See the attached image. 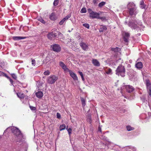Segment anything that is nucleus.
<instances>
[{
    "label": "nucleus",
    "mask_w": 151,
    "mask_h": 151,
    "mask_svg": "<svg viewBox=\"0 0 151 151\" xmlns=\"http://www.w3.org/2000/svg\"><path fill=\"white\" fill-rule=\"evenodd\" d=\"M9 129H11L12 133L16 136L17 138V142L19 141L22 140V135L20 131L18 128L14 127H9L5 130L4 133H6L8 130Z\"/></svg>",
    "instance_id": "nucleus-1"
},
{
    "label": "nucleus",
    "mask_w": 151,
    "mask_h": 151,
    "mask_svg": "<svg viewBox=\"0 0 151 151\" xmlns=\"http://www.w3.org/2000/svg\"><path fill=\"white\" fill-rule=\"evenodd\" d=\"M129 14L131 16L136 15L138 12L137 10L135 4L132 2H129L127 5Z\"/></svg>",
    "instance_id": "nucleus-2"
},
{
    "label": "nucleus",
    "mask_w": 151,
    "mask_h": 151,
    "mask_svg": "<svg viewBox=\"0 0 151 151\" xmlns=\"http://www.w3.org/2000/svg\"><path fill=\"white\" fill-rule=\"evenodd\" d=\"M116 74L118 76H121L123 77L125 76V69L122 65L119 66L116 70Z\"/></svg>",
    "instance_id": "nucleus-3"
},
{
    "label": "nucleus",
    "mask_w": 151,
    "mask_h": 151,
    "mask_svg": "<svg viewBox=\"0 0 151 151\" xmlns=\"http://www.w3.org/2000/svg\"><path fill=\"white\" fill-rule=\"evenodd\" d=\"M137 24L140 25H141V24H140L139 21L137 19H135L134 21H129V23H128V25L132 29H135L137 27Z\"/></svg>",
    "instance_id": "nucleus-4"
},
{
    "label": "nucleus",
    "mask_w": 151,
    "mask_h": 151,
    "mask_svg": "<svg viewBox=\"0 0 151 151\" xmlns=\"http://www.w3.org/2000/svg\"><path fill=\"white\" fill-rule=\"evenodd\" d=\"M58 79V77L55 75H50L47 78V82L48 83H54Z\"/></svg>",
    "instance_id": "nucleus-5"
},
{
    "label": "nucleus",
    "mask_w": 151,
    "mask_h": 151,
    "mask_svg": "<svg viewBox=\"0 0 151 151\" xmlns=\"http://www.w3.org/2000/svg\"><path fill=\"white\" fill-rule=\"evenodd\" d=\"M88 11L89 13V17L92 18L98 19L99 18V16L101 13H97L96 12H93L91 9H88Z\"/></svg>",
    "instance_id": "nucleus-6"
},
{
    "label": "nucleus",
    "mask_w": 151,
    "mask_h": 151,
    "mask_svg": "<svg viewBox=\"0 0 151 151\" xmlns=\"http://www.w3.org/2000/svg\"><path fill=\"white\" fill-rule=\"evenodd\" d=\"M107 144L108 145V146L109 148L112 149H114L117 151H120V147L119 146L114 145L113 143L110 142H108Z\"/></svg>",
    "instance_id": "nucleus-7"
},
{
    "label": "nucleus",
    "mask_w": 151,
    "mask_h": 151,
    "mask_svg": "<svg viewBox=\"0 0 151 151\" xmlns=\"http://www.w3.org/2000/svg\"><path fill=\"white\" fill-rule=\"evenodd\" d=\"M80 46L84 51H87L88 49V45L87 43L81 42L79 43Z\"/></svg>",
    "instance_id": "nucleus-8"
},
{
    "label": "nucleus",
    "mask_w": 151,
    "mask_h": 151,
    "mask_svg": "<svg viewBox=\"0 0 151 151\" xmlns=\"http://www.w3.org/2000/svg\"><path fill=\"white\" fill-rule=\"evenodd\" d=\"M51 47L53 50L56 52H58L61 50V47L60 45L57 44H55L51 46Z\"/></svg>",
    "instance_id": "nucleus-9"
},
{
    "label": "nucleus",
    "mask_w": 151,
    "mask_h": 151,
    "mask_svg": "<svg viewBox=\"0 0 151 151\" xmlns=\"http://www.w3.org/2000/svg\"><path fill=\"white\" fill-rule=\"evenodd\" d=\"M47 37L50 40H52V38L57 37L55 30L54 29L53 31L49 33L47 35Z\"/></svg>",
    "instance_id": "nucleus-10"
},
{
    "label": "nucleus",
    "mask_w": 151,
    "mask_h": 151,
    "mask_svg": "<svg viewBox=\"0 0 151 151\" xmlns=\"http://www.w3.org/2000/svg\"><path fill=\"white\" fill-rule=\"evenodd\" d=\"M145 84L146 86L147 90L151 89V83L148 79L145 80Z\"/></svg>",
    "instance_id": "nucleus-11"
},
{
    "label": "nucleus",
    "mask_w": 151,
    "mask_h": 151,
    "mask_svg": "<svg viewBox=\"0 0 151 151\" xmlns=\"http://www.w3.org/2000/svg\"><path fill=\"white\" fill-rule=\"evenodd\" d=\"M69 74L71 77L75 81H77L78 80V78L77 76L71 70H70L69 72Z\"/></svg>",
    "instance_id": "nucleus-12"
},
{
    "label": "nucleus",
    "mask_w": 151,
    "mask_h": 151,
    "mask_svg": "<svg viewBox=\"0 0 151 151\" xmlns=\"http://www.w3.org/2000/svg\"><path fill=\"white\" fill-rule=\"evenodd\" d=\"M127 91L128 93H131L134 90L133 87L130 85H127L126 87Z\"/></svg>",
    "instance_id": "nucleus-13"
},
{
    "label": "nucleus",
    "mask_w": 151,
    "mask_h": 151,
    "mask_svg": "<svg viewBox=\"0 0 151 151\" xmlns=\"http://www.w3.org/2000/svg\"><path fill=\"white\" fill-rule=\"evenodd\" d=\"M92 63L95 66L99 67L100 65L99 62L96 59H92Z\"/></svg>",
    "instance_id": "nucleus-14"
},
{
    "label": "nucleus",
    "mask_w": 151,
    "mask_h": 151,
    "mask_svg": "<svg viewBox=\"0 0 151 151\" xmlns=\"http://www.w3.org/2000/svg\"><path fill=\"white\" fill-rule=\"evenodd\" d=\"M50 19L52 20H55L57 18L56 14L54 13H52L50 16Z\"/></svg>",
    "instance_id": "nucleus-15"
},
{
    "label": "nucleus",
    "mask_w": 151,
    "mask_h": 151,
    "mask_svg": "<svg viewBox=\"0 0 151 151\" xmlns=\"http://www.w3.org/2000/svg\"><path fill=\"white\" fill-rule=\"evenodd\" d=\"M36 96L38 98L41 99L43 96V93L42 91H39L36 93Z\"/></svg>",
    "instance_id": "nucleus-16"
},
{
    "label": "nucleus",
    "mask_w": 151,
    "mask_h": 151,
    "mask_svg": "<svg viewBox=\"0 0 151 151\" xmlns=\"http://www.w3.org/2000/svg\"><path fill=\"white\" fill-rule=\"evenodd\" d=\"M26 37L21 36H14L12 37L13 39L15 40H19L21 39H25Z\"/></svg>",
    "instance_id": "nucleus-17"
},
{
    "label": "nucleus",
    "mask_w": 151,
    "mask_h": 151,
    "mask_svg": "<svg viewBox=\"0 0 151 151\" xmlns=\"http://www.w3.org/2000/svg\"><path fill=\"white\" fill-rule=\"evenodd\" d=\"M142 64L141 62H139L135 65L136 67L138 69H141L142 68Z\"/></svg>",
    "instance_id": "nucleus-18"
},
{
    "label": "nucleus",
    "mask_w": 151,
    "mask_h": 151,
    "mask_svg": "<svg viewBox=\"0 0 151 151\" xmlns=\"http://www.w3.org/2000/svg\"><path fill=\"white\" fill-rule=\"evenodd\" d=\"M56 34L57 35V37L59 39L63 37V35L60 32L57 31L56 29H55Z\"/></svg>",
    "instance_id": "nucleus-19"
},
{
    "label": "nucleus",
    "mask_w": 151,
    "mask_h": 151,
    "mask_svg": "<svg viewBox=\"0 0 151 151\" xmlns=\"http://www.w3.org/2000/svg\"><path fill=\"white\" fill-rule=\"evenodd\" d=\"M107 29V27L106 26L101 25L99 29V31L100 32H102Z\"/></svg>",
    "instance_id": "nucleus-20"
},
{
    "label": "nucleus",
    "mask_w": 151,
    "mask_h": 151,
    "mask_svg": "<svg viewBox=\"0 0 151 151\" xmlns=\"http://www.w3.org/2000/svg\"><path fill=\"white\" fill-rule=\"evenodd\" d=\"M17 95L18 97L20 99L24 98V94L21 93H17Z\"/></svg>",
    "instance_id": "nucleus-21"
},
{
    "label": "nucleus",
    "mask_w": 151,
    "mask_h": 151,
    "mask_svg": "<svg viewBox=\"0 0 151 151\" xmlns=\"http://www.w3.org/2000/svg\"><path fill=\"white\" fill-rule=\"evenodd\" d=\"M105 72L107 74L111 75L112 74V70L109 68H108L107 70H106Z\"/></svg>",
    "instance_id": "nucleus-22"
},
{
    "label": "nucleus",
    "mask_w": 151,
    "mask_h": 151,
    "mask_svg": "<svg viewBox=\"0 0 151 151\" xmlns=\"http://www.w3.org/2000/svg\"><path fill=\"white\" fill-rule=\"evenodd\" d=\"M126 128L128 131H130L134 129V127H132L129 125L127 126Z\"/></svg>",
    "instance_id": "nucleus-23"
},
{
    "label": "nucleus",
    "mask_w": 151,
    "mask_h": 151,
    "mask_svg": "<svg viewBox=\"0 0 151 151\" xmlns=\"http://www.w3.org/2000/svg\"><path fill=\"white\" fill-rule=\"evenodd\" d=\"M140 7L142 9L145 8V5L143 0H141L140 2Z\"/></svg>",
    "instance_id": "nucleus-24"
},
{
    "label": "nucleus",
    "mask_w": 151,
    "mask_h": 151,
    "mask_svg": "<svg viewBox=\"0 0 151 151\" xmlns=\"http://www.w3.org/2000/svg\"><path fill=\"white\" fill-rule=\"evenodd\" d=\"M83 107L84 106L86 105V100L85 99L83 98H81Z\"/></svg>",
    "instance_id": "nucleus-25"
},
{
    "label": "nucleus",
    "mask_w": 151,
    "mask_h": 151,
    "mask_svg": "<svg viewBox=\"0 0 151 151\" xmlns=\"http://www.w3.org/2000/svg\"><path fill=\"white\" fill-rule=\"evenodd\" d=\"M66 126L65 124H63L60 125V131L63 130L65 129Z\"/></svg>",
    "instance_id": "nucleus-26"
},
{
    "label": "nucleus",
    "mask_w": 151,
    "mask_h": 151,
    "mask_svg": "<svg viewBox=\"0 0 151 151\" xmlns=\"http://www.w3.org/2000/svg\"><path fill=\"white\" fill-rule=\"evenodd\" d=\"M38 20L40 21V22L43 24H45V22L44 21V20L41 17H39L38 18Z\"/></svg>",
    "instance_id": "nucleus-27"
},
{
    "label": "nucleus",
    "mask_w": 151,
    "mask_h": 151,
    "mask_svg": "<svg viewBox=\"0 0 151 151\" xmlns=\"http://www.w3.org/2000/svg\"><path fill=\"white\" fill-rule=\"evenodd\" d=\"M112 51H114V52H116L119 51L120 50V48L118 47L113 48H111Z\"/></svg>",
    "instance_id": "nucleus-28"
},
{
    "label": "nucleus",
    "mask_w": 151,
    "mask_h": 151,
    "mask_svg": "<svg viewBox=\"0 0 151 151\" xmlns=\"http://www.w3.org/2000/svg\"><path fill=\"white\" fill-rule=\"evenodd\" d=\"M65 72H69L70 70L67 67L66 65L62 68Z\"/></svg>",
    "instance_id": "nucleus-29"
},
{
    "label": "nucleus",
    "mask_w": 151,
    "mask_h": 151,
    "mask_svg": "<svg viewBox=\"0 0 151 151\" xmlns=\"http://www.w3.org/2000/svg\"><path fill=\"white\" fill-rule=\"evenodd\" d=\"M106 4V2H105L102 1L99 3V7H101L103 6L105 4Z\"/></svg>",
    "instance_id": "nucleus-30"
},
{
    "label": "nucleus",
    "mask_w": 151,
    "mask_h": 151,
    "mask_svg": "<svg viewBox=\"0 0 151 151\" xmlns=\"http://www.w3.org/2000/svg\"><path fill=\"white\" fill-rule=\"evenodd\" d=\"M59 65L60 66V67L62 68H64L66 66V65L64 64V63L61 61H60L59 62Z\"/></svg>",
    "instance_id": "nucleus-31"
},
{
    "label": "nucleus",
    "mask_w": 151,
    "mask_h": 151,
    "mask_svg": "<svg viewBox=\"0 0 151 151\" xmlns=\"http://www.w3.org/2000/svg\"><path fill=\"white\" fill-rule=\"evenodd\" d=\"M81 13H86V9L85 8H82L80 11Z\"/></svg>",
    "instance_id": "nucleus-32"
},
{
    "label": "nucleus",
    "mask_w": 151,
    "mask_h": 151,
    "mask_svg": "<svg viewBox=\"0 0 151 151\" xmlns=\"http://www.w3.org/2000/svg\"><path fill=\"white\" fill-rule=\"evenodd\" d=\"M87 121L88 122H89L90 124H91V115L90 114L89 115L88 118L87 119Z\"/></svg>",
    "instance_id": "nucleus-33"
},
{
    "label": "nucleus",
    "mask_w": 151,
    "mask_h": 151,
    "mask_svg": "<svg viewBox=\"0 0 151 151\" xmlns=\"http://www.w3.org/2000/svg\"><path fill=\"white\" fill-rule=\"evenodd\" d=\"M50 72L48 70H47L44 72V74L45 75H48L50 74Z\"/></svg>",
    "instance_id": "nucleus-34"
},
{
    "label": "nucleus",
    "mask_w": 151,
    "mask_h": 151,
    "mask_svg": "<svg viewBox=\"0 0 151 151\" xmlns=\"http://www.w3.org/2000/svg\"><path fill=\"white\" fill-rule=\"evenodd\" d=\"M71 15L70 14H68L67 16L66 17L64 18L63 19L65 20H68L69 18L71 17Z\"/></svg>",
    "instance_id": "nucleus-35"
},
{
    "label": "nucleus",
    "mask_w": 151,
    "mask_h": 151,
    "mask_svg": "<svg viewBox=\"0 0 151 151\" xmlns=\"http://www.w3.org/2000/svg\"><path fill=\"white\" fill-rule=\"evenodd\" d=\"M29 107H30V109L32 111H36V108L35 107L32 106H30Z\"/></svg>",
    "instance_id": "nucleus-36"
},
{
    "label": "nucleus",
    "mask_w": 151,
    "mask_h": 151,
    "mask_svg": "<svg viewBox=\"0 0 151 151\" xmlns=\"http://www.w3.org/2000/svg\"><path fill=\"white\" fill-rule=\"evenodd\" d=\"M66 129H67L69 135L70 136L71 133L72 129H71V128H69L68 129V128H66Z\"/></svg>",
    "instance_id": "nucleus-37"
},
{
    "label": "nucleus",
    "mask_w": 151,
    "mask_h": 151,
    "mask_svg": "<svg viewBox=\"0 0 151 151\" xmlns=\"http://www.w3.org/2000/svg\"><path fill=\"white\" fill-rule=\"evenodd\" d=\"M129 34L127 32H125L124 34V37H126L129 38Z\"/></svg>",
    "instance_id": "nucleus-38"
},
{
    "label": "nucleus",
    "mask_w": 151,
    "mask_h": 151,
    "mask_svg": "<svg viewBox=\"0 0 151 151\" xmlns=\"http://www.w3.org/2000/svg\"><path fill=\"white\" fill-rule=\"evenodd\" d=\"M147 91L149 95V98H151V89L147 90Z\"/></svg>",
    "instance_id": "nucleus-39"
},
{
    "label": "nucleus",
    "mask_w": 151,
    "mask_h": 151,
    "mask_svg": "<svg viewBox=\"0 0 151 151\" xmlns=\"http://www.w3.org/2000/svg\"><path fill=\"white\" fill-rule=\"evenodd\" d=\"M58 0H55L53 3V4L55 6H57L58 4Z\"/></svg>",
    "instance_id": "nucleus-40"
},
{
    "label": "nucleus",
    "mask_w": 151,
    "mask_h": 151,
    "mask_svg": "<svg viewBox=\"0 0 151 151\" xmlns=\"http://www.w3.org/2000/svg\"><path fill=\"white\" fill-rule=\"evenodd\" d=\"M83 26L86 27V28L88 29L89 28V24H88L85 23L83 24Z\"/></svg>",
    "instance_id": "nucleus-41"
},
{
    "label": "nucleus",
    "mask_w": 151,
    "mask_h": 151,
    "mask_svg": "<svg viewBox=\"0 0 151 151\" xmlns=\"http://www.w3.org/2000/svg\"><path fill=\"white\" fill-rule=\"evenodd\" d=\"M65 21L63 19L59 23L60 25H62L64 23Z\"/></svg>",
    "instance_id": "nucleus-42"
},
{
    "label": "nucleus",
    "mask_w": 151,
    "mask_h": 151,
    "mask_svg": "<svg viewBox=\"0 0 151 151\" xmlns=\"http://www.w3.org/2000/svg\"><path fill=\"white\" fill-rule=\"evenodd\" d=\"M11 75H12V77L15 80L17 79V76L15 74H14V73L12 74H11Z\"/></svg>",
    "instance_id": "nucleus-43"
},
{
    "label": "nucleus",
    "mask_w": 151,
    "mask_h": 151,
    "mask_svg": "<svg viewBox=\"0 0 151 151\" xmlns=\"http://www.w3.org/2000/svg\"><path fill=\"white\" fill-rule=\"evenodd\" d=\"M127 148L133 150H135V148L134 147L131 146H127Z\"/></svg>",
    "instance_id": "nucleus-44"
},
{
    "label": "nucleus",
    "mask_w": 151,
    "mask_h": 151,
    "mask_svg": "<svg viewBox=\"0 0 151 151\" xmlns=\"http://www.w3.org/2000/svg\"><path fill=\"white\" fill-rule=\"evenodd\" d=\"M32 64L33 66H35V60L33 59L32 60Z\"/></svg>",
    "instance_id": "nucleus-45"
},
{
    "label": "nucleus",
    "mask_w": 151,
    "mask_h": 151,
    "mask_svg": "<svg viewBox=\"0 0 151 151\" xmlns=\"http://www.w3.org/2000/svg\"><path fill=\"white\" fill-rule=\"evenodd\" d=\"M6 74H5L3 72L0 71V76H6Z\"/></svg>",
    "instance_id": "nucleus-46"
},
{
    "label": "nucleus",
    "mask_w": 151,
    "mask_h": 151,
    "mask_svg": "<svg viewBox=\"0 0 151 151\" xmlns=\"http://www.w3.org/2000/svg\"><path fill=\"white\" fill-rule=\"evenodd\" d=\"M99 18H98L97 19H100L102 20H104L105 19H106L105 17H100L99 16Z\"/></svg>",
    "instance_id": "nucleus-47"
},
{
    "label": "nucleus",
    "mask_w": 151,
    "mask_h": 151,
    "mask_svg": "<svg viewBox=\"0 0 151 151\" xmlns=\"http://www.w3.org/2000/svg\"><path fill=\"white\" fill-rule=\"evenodd\" d=\"M129 38H127L126 37H124V41L126 42H128V41Z\"/></svg>",
    "instance_id": "nucleus-48"
},
{
    "label": "nucleus",
    "mask_w": 151,
    "mask_h": 151,
    "mask_svg": "<svg viewBox=\"0 0 151 151\" xmlns=\"http://www.w3.org/2000/svg\"><path fill=\"white\" fill-rule=\"evenodd\" d=\"M57 117L58 119H60L61 117V115L60 114L57 113L56 114Z\"/></svg>",
    "instance_id": "nucleus-49"
},
{
    "label": "nucleus",
    "mask_w": 151,
    "mask_h": 151,
    "mask_svg": "<svg viewBox=\"0 0 151 151\" xmlns=\"http://www.w3.org/2000/svg\"><path fill=\"white\" fill-rule=\"evenodd\" d=\"M78 73L81 77L83 76V74L82 72L79 71Z\"/></svg>",
    "instance_id": "nucleus-50"
},
{
    "label": "nucleus",
    "mask_w": 151,
    "mask_h": 151,
    "mask_svg": "<svg viewBox=\"0 0 151 151\" xmlns=\"http://www.w3.org/2000/svg\"><path fill=\"white\" fill-rule=\"evenodd\" d=\"M9 80L10 81L11 83V84L13 85V80L11 79H10V80Z\"/></svg>",
    "instance_id": "nucleus-51"
},
{
    "label": "nucleus",
    "mask_w": 151,
    "mask_h": 151,
    "mask_svg": "<svg viewBox=\"0 0 151 151\" xmlns=\"http://www.w3.org/2000/svg\"><path fill=\"white\" fill-rule=\"evenodd\" d=\"M98 132H101V128L100 127H98Z\"/></svg>",
    "instance_id": "nucleus-52"
},
{
    "label": "nucleus",
    "mask_w": 151,
    "mask_h": 151,
    "mask_svg": "<svg viewBox=\"0 0 151 151\" xmlns=\"http://www.w3.org/2000/svg\"><path fill=\"white\" fill-rule=\"evenodd\" d=\"M93 2L94 4H96L97 3V0H93Z\"/></svg>",
    "instance_id": "nucleus-53"
},
{
    "label": "nucleus",
    "mask_w": 151,
    "mask_h": 151,
    "mask_svg": "<svg viewBox=\"0 0 151 151\" xmlns=\"http://www.w3.org/2000/svg\"><path fill=\"white\" fill-rule=\"evenodd\" d=\"M5 77H6L8 79H9V80H10V79H11L6 74V76H5Z\"/></svg>",
    "instance_id": "nucleus-54"
},
{
    "label": "nucleus",
    "mask_w": 151,
    "mask_h": 151,
    "mask_svg": "<svg viewBox=\"0 0 151 151\" xmlns=\"http://www.w3.org/2000/svg\"><path fill=\"white\" fill-rule=\"evenodd\" d=\"M5 77H6L8 79H9V80H10V79H11L6 74V76H5Z\"/></svg>",
    "instance_id": "nucleus-55"
},
{
    "label": "nucleus",
    "mask_w": 151,
    "mask_h": 151,
    "mask_svg": "<svg viewBox=\"0 0 151 151\" xmlns=\"http://www.w3.org/2000/svg\"><path fill=\"white\" fill-rule=\"evenodd\" d=\"M81 77L82 80L83 81H84V77H83V76H81Z\"/></svg>",
    "instance_id": "nucleus-56"
},
{
    "label": "nucleus",
    "mask_w": 151,
    "mask_h": 151,
    "mask_svg": "<svg viewBox=\"0 0 151 151\" xmlns=\"http://www.w3.org/2000/svg\"><path fill=\"white\" fill-rule=\"evenodd\" d=\"M70 42H73V40H70Z\"/></svg>",
    "instance_id": "nucleus-57"
},
{
    "label": "nucleus",
    "mask_w": 151,
    "mask_h": 151,
    "mask_svg": "<svg viewBox=\"0 0 151 151\" xmlns=\"http://www.w3.org/2000/svg\"><path fill=\"white\" fill-rule=\"evenodd\" d=\"M10 130H11V129H9V130H7V132L8 131V132H9V131H10ZM6 132H7V131H6Z\"/></svg>",
    "instance_id": "nucleus-58"
},
{
    "label": "nucleus",
    "mask_w": 151,
    "mask_h": 151,
    "mask_svg": "<svg viewBox=\"0 0 151 151\" xmlns=\"http://www.w3.org/2000/svg\"><path fill=\"white\" fill-rule=\"evenodd\" d=\"M2 137V136H0V139Z\"/></svg>",
    "instance_id": "nucleus-59"
},
{
    "label": "nucleus",
    "mask_w": 151,
    "mask_h": 151,
    "mask_svg": "<svg viewBox=\"0 0 151 151\" xmlns=\"http://www.w3.org/2000/svg\"><path fill=\"white\" fill-rule=\"evenodd\" d=\"M68 32H70V31L69 30L68 31Z\"/></svg>",
    "instance_id": "nucleus-60"
},
{
    "label": "nucleus",
    "mask_w": 151,
    "mask_h": 151,
    "mask_svg": "<svg viewBox=\"0 0 151 151\" xmlns=\"http://www.w3.org/2000/svg\"><path fill=\"white\" fill-rule=\"evenodd\" d=\"M143 115H144L145 116V114H143Z\"/></svg>",
    "instance_id": "nucleus-61"
},
{
    "label": "nucleus",
    "mask_w": 151,
    "mask_h": 151,
    "mask_svg": "<svg viewBox=\"0 0 151 151\" xmlns=\"http://www.w3.org/2000/svg\"><path fill=\"white\" fill-rule=\"evenodd\" d=\"M142 118V119H143L144 118Z\"/></svg>",
    "instance_id": "nucleus-62"
},
{
    "label": "nucleus",
    "mask_w": 151,
    "mask_h": 151,
    "mask_svg": "<svg viewBox=\"0 0 151 151\" xmlns=\"http://www.w3.org/2000/svg\"><path fill=\"white\" fill-rule=\"evenodd\" d=\"M125 23H127V22H125Z\"/></svg>",
    "instance_id": "nucleus-63"
}]
</instances>
